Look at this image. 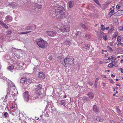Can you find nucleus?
Wrapping results in <instances>:
<instances>
[{
	"instance_id": "28",
	"label": "nucleus",
	"mask_w": 123,
	"mask_h": 123,
	"mask_svg": "<svg viewBox=\"0 0 123 123\" xmlns=\"http://www.w3.org/2000/svg\"><path fill=\"white\" fill-rule=\"evenodd\" d=\"M84 48L85 49H90V47L89 45L88 44H87L85 45H84Z\"/></svg>"
},
{
	"instance_id": "42",
	"label": "nucleus",
	"mask_w": 123,
	"mask_h": 123,
	"mask_svg": "<svg viewBox=\"0 0 123 123\" xmlns=\"http://www.w3.org/2000/svg\"><path fill=\"white\" fill-rule=\"evenodd\" d=\"M113 15L114 14L111 13H110V12H109L108 14V17H110L111 16Z\"/></svg>"
},
{
	"instance_id": "54",
	"label": "nucleus",
	"mask_w": 123,
	"mask_h": 123,
	"mask_svg": "<svg viewBox=\"0 0 123 123\" xmlns=\"http://www.w3.org/2000/svg\"><path fill=\"white\" fill-rule=\"evenodd\" d=\"M99 79V78H96V80H95V82H97L98 80Z\"/></svg>"
},
{
	"instance_id": "58",
	"label": "nucleus",
	"mask_w": 123,
	"mask_h": 123,
	"mask_svg": "<svg viewBox=\"0 0 123 123\" xmlns=\"http://www.w3.org/2000/svg\"><path fill=\"white\" fill-rule=\"evenodd\" d=\"M102 77L104 78H106V76L105 75H102Z\"/></svg>"
},
{
	"instance_id": "4",
	"label": "nucleus",
	"mask_w": 123,
	"mask_h": 123,
	"mask_svg": "<svg viewBox=\"0 0 123 123\" xmlns=\"http://www.w3.org/2000/svg\"><path fill=\"white\" fill-rule=\"evenodd\" d=\"M8 84V88L7 90L14 91V92H15V93L13 94L14 96H17L18 95V92L17 89H16L15 86L13 82L11 80H9Z\"/></svg>"
},
{
	"instance_id": "46",
	"label": "nucleus",
	"mask_w": 123,
	"mask_h": 123,
	"mask_svg": "<svg viewBox=\"0 0 123 123\" xmlns=\"http://www.w3.org/2000/svg\"><path fill=\"white\" fill-rule=\"evenodd\" d=\"M120 6L119 5H117L116 6V8L117 9H120Z\"/></svg>"
},
{
	"instance_id": "50",
	"label": "nucleus",
	"mask_w": 123,
	"mask_h": 123,
	"mask_svg": "<svg viewBox=\"0 0 123 123\" xmlns=\"http://www.w3.org/2000/svg\"><path fill=\"white\" fill-rule=\"evenodd\" d=\"M117 33H115L113 34V36H114V37H116L117 36Z\"/></svg>"
},
{
	"instance_id": "2",
	"label": "nucleus",
	"mask_w": 123,
	"mask_h": 123,
	"mask_svg": "<svg viewBox=\"0 0 123 123\" xmlns=\"http://www.w3.org/2000/svg\"><path fill=\"white\" fill-rule=\"evenodd\" d=\"M35 42L39 47L42 48H46L48 46V44L46 41L42 38L37 39Z\"/></svg>"
},
{
	"instance_id": "43",
	"label": "nucleus",
	"mask_w": 123,
	"mask_h": 123,
	"mask_svg": "<svg viewBox=\"0 0 123 123\" xmlns=\"http://www.w3.org/2000/svg\"><path fill=\"white\" fill-rule=\"evenodd\" d=\"M118 29L121 31L123 30V26L122 27H118Z\"/></svg>"
},
{
	"instance_id": "53",
	"label": "nucleus",
	"mask_w": 123,
	"mask_h": 123,
	"mask_svg": "<svg viewBox=\"0 0 123 123\" xmlns=\"http://www.w3.org/2000/svg\"><path fill=\"white\" fill-rule=\"evenodd\" d=\"M97 82H95L94 83V86L95 88H96L97 87Z\"/></svg>"
},
{
	"instance_id": "3",
	"label": "nucleus",
	"mask_w": 123,
	"mask_h": 123,
	"mask_svg": "<svg viewBox=\"0 0 123 123\" xmlns=\"http://www.w3.org/2000/svg\"><path fill=\"white\" fill-rule=\"evenodd\" d=\"M63 61L64 62H62V64L64 66L66 64H69L71 65L74 63L73 58L69 55L66 57L65 59H63ZM61 62L62 63L61 60Z\"/></svg>"
},
{
	"instance_id": "57",
	"label": "nucleus",
	"mask_w": 123,
	"mask_h": 123,
	"mask_svg": "<svg viewBox=\"0 0 123 123\" xmlns=\"http://www.w3.org/2000/svg\"><path fill=\"white\" fill-rule=\"evenodd\" d=\"M108 47L110 50H112V49L111 48V47H109V46H108L107 47V48H108Z\"/></svg>"
},
{
	"instance_id": "27",
	"label": "nucleus",
	"mask_w": 123,
	"mask_h": 123,
	"mask_svg": "<svg viewBox=\"0 0 123 123\" xmlns=\"http://www.w3.org/2000/svg\"><path fill=\"white\" fill-rule=\"evenodd\" d=\"M108 66L109 68H112L113 66H115V67H117V66H116L114 65V64H113L112 63H109L108 65Z\"/></svg>"
},
{
	"instance_id": "13",
	"label": "nucleus",
	"mask_w": 123,
	"mask_h": 123,
	"mask_svg": "<svg viewBox=\"0 0 123 123\" xmlns=\"http://www.w3.org/2000/svg\"><path fill=\"white\" fill-rule=\"evenodd\" d=\"M38 77L40 78L43 79L45 78V75L43 72H40L39 74Z\"/></svg>"
},
{
	"instance_id": "48",
	"label": "nucleus",
	"mask_w": 123,
	"mask_h": 123,
	"mask_svg": "<svg viewBox=\"0 0 123 123\" xmlns=\"http://www.w3.org/2000/svg\"><path fill=\"white\" fill-rule=\"evenodd\" d=\"M88 84L92 86L93 85V83L92 82H88Z\"/></svg>"
},
{
	"instance_id": "47",
	"label": "nucleus",
	"mask_w": 123,
	"mask_h": 123,
	"mask_svg": "<svg viewBox=\"0 0 123 123\" xmlns=\"http://www.w3.org/2000/svg\"><path fill=\"white\" fill-rule=\"evenodd\" d=\"M116 58L115 59V57H114L113 56H111V59L112 60H115L116 59Z\"/></svg>"
},
{
	"instance_id": "20",
	"label": "nucleus",
	"mask_w": 123,
	"mask_h": 123,
	"mask_svg": "<svg viewBox=\"0 0 123 123\" xmlns=\"http://www.w3.org/2000/svg\"><path fill=\"white\" fill-rule=\"evenodd\" d=\"M64 44L66 46H69L71 44V42L69 40L65 41L64 42Z\"/></svg>"
},
{
	"instance_id": "24",
	"label": "nucleus",
	"mask_w": 123,
	"mask_h": 123,
	"mask_svg": "<svg viewBox=\"0 0 123 123\" xmlns=\"http://www.w3.org/2000/svg\"><path fill=\"white\" fill-rule=\"evenodd\" d=\"M79 34V32H77L76 33L75 35L74 36V38H78L80 36Z\"/></svg>"
},
{
	"instance_id": "32",
	"label": "nucleus",
	"mask_w": 123,
	"mask_h": 123,
	"mask_svg": "<svg viewBox=\"0 0 123 123\" xmlns=\"http://www.w3.org/2000/svg\"><path fill=\"white\" fill-rule=\"evenodd\" d=\"M31 26H32L31 27V30H33L35 29L36 28V26L34 25H31Z\"/></svg>"
},
{
	"instance_id": "63",
	"label": "nucleus",
	"mask_w": 123,
	"mask_h": 123,
	"mask_svg": "<svg viewBox=\"0 0 123 123\" xmlns=\"http://www.w3.org/2000/svg\"><path fill=\"white\" fill-rule=\"evenodd\" d=\"M113 64H114V65H116V66H117V65L116 64V63H115V62H115V61H114V62H113Z\"/></svg>"
},
{
	"instance_id": "37",
	"label": "nucleus",
	"mask_w": 123,
	"mask_h": 123,
	"mask_svg": "<svg viewBox=\"0 0 123 123\" xmlns=\"http://www.w3.org/2000/svg\"><path fill=\"white\" fill-rule=\"evenodd\" d=\"M12 32L10 31H7L6 33V35H10L12 33Z\"/></svg>"
},
{
	"instance_id": "35",
	"label": "nucleus",
	"mask_w": 123,
	"mask_h": 123,
	"mask_svg": "<svg viewBox=\"0 0 123 123\" xmlns=\"http://www.w3.org/2000/svg\"><path fill=\"white\" fill-rule=\"evenodd\" d=\"M2 26H3L4 28H6L7 29L8 28L7 25L6 24H5L4 23Z\"/></svg>"
},
{
	"instance_id": "44",
	"label": "nucleus",
	"mask_w": 123,
	"mask_h": 123,
	"mask_svg": "<svg viewBox=\"0 0 123 123\" xmlns=\"http://www.w3.org/2000/svg\"><path fill=\"white\" fill-rule=\"evenodd\" d=\"M109 80L110 82L112 83L113 84L114 83L113 80L112 79H110Z\"/></svg>"
},
{
	"instance_id": "31",
	"label": "nucleus",
	"mask_w": 123,
	"mask_h": 123,
	"mask_svg": "<svg viewBox=\"0 0 123 123\" xmlns=\"http://www.w3.org/2000/svg\"><path fill=\"white\" fill-rule=\"evenodd\" d=\"M8 6L10 7L13 8L15 7V5L13 3H10L9 4Z\"/></svg>"
},
{
	"instance_id": "11",
	"label": "nucleus",
	"mask_w": 123,
	"mask_h": 123,
	"mask_svg": "<svg viewBox=\"0 0 123 123\" xmlns=\"http://www.w3.org/2000/svg\"><path fill=\"white\" fill-rule=\"evenodd\" d=\"M57 103L58 105L61 104L63 106H64L66 105L65 101L64 100H58Z\"/></svg>"
},
{
	"instance_id": "36",
	"label": "nucleus",
	"mask_w": 123,
	"mask_h": 123,
	"mask_svg": "<svg viewBox=\"0 0 123 123\" xmlns=\"http://www.w3.org/2000/svg\"><path fill=\"white\" fill-rule=\"evenodd\" d=\"M121 40V38L120 36H118L117 38V40L118 42H120Z\"/></svg>"
},
{
	"instance_id": "26",
	"label": "nucleus",
	"mask_w": 123,
	"mask_h": 123,
	"mask_svg": "<svg viewBox=\"0 0 123 123\" xmlns=\"http://www.w3.org/2000/svg\"><path fill=\"white\" fill-rule=\"evenodd\" d=\"M80 25L81 27H82L83 28L86 30L87 29V28L86 26L83 24L82 23L80 24Z\"/></svg>"
},
{
	"instance_id": "9",
	"label": "nucleus",
	"mask_w": 123,
	"mask_h": 123,
	"mask_svg": "<svg viewBox=\"0 0 123 123\" xmlns=\"http://www.w3.org/2000/svg\"><path fill=\"white\" fill-rule=\"evenodd\" d=\"M37 91L36 93L37 95H42V96H44L46 94V91H43V89H41V90H37Z\"/></svg>"
},
{
	"instance_id": "34",
	"label": "nucleus",
	"mask_w": 123,
	"mask_h": 123,
	"mask_svg": "<svg viewBox=\"0 0 123 123\" xmlns=\"http://www.w3.org/2000/svg\"><path fill=\"white\" fill-rule=\"evenodd\" d=\"M31 31H28L23 32H21L20 33V34H26L29 33L30 32H31Z\"/></svg>"
},
{
	"instance_id": "8",
	"label": "nucleus",
	"mask_w": 123,
	"mask_h": 123,
	"mask_svg": "<svg viewBox=\"0 0 123 123\" xmlns=\"http://www.w3.org/2000/svg\"><path fill=\"white\" fill-rule=\"evenodd\" d=\"M46 33L47 35L51 37L55 36L56 34L55 31H47L46 32Z\"/></svg>"
},
{
	"instance_id": "10",
	"label": "nucleus",
	"mask_w": 123,
	"mask_h": 123,
	"mask_svg": "<svg viewBox=\"0 0 123 123\" xmlns=\"http://www.w3.org/2000/svg\"><path fill=\"white\" fill-rule=\"evenodd\" d=\"M5 21L8 22H11L12 20V17L10 15H7L5 17Z\"/></svg>"
},
{
	"instance_id": "56",
	"label": "nucleus",
	"mask_w": 123,
	"mask_h": 123,
	"mask_svg": "<svg viewBox=\"0 0 123 123\" xmlns=\"http://www.w3.org/2000/svg\"><path fill=\"white\" fill-rule=\"evenodd\" d=\"M4 14V13L2 12H1L0 13V15H3Z\"/></svg>"
},
{
	"instance_id": "6",
	"label": "nucleus",
	"mask_w": 123,
	"mask_h": 123,
	"mask_svg": "<svg viewBox=\"0 0 123 123\" xmlns=\"http://www.w3.org/2000/svg\"><path fill=\"white\" fill-rule=\"evenodd\" d=\"M70 30V28L68 26H61L60 28V30L62 32H68Z\"/></svg>"
},
{
	"instance_id": "62",
	"label": "nucleus",
	"mask_w": 123,
	"mask_h": 123,
	"mask_svg": "<svg viewBox=\"0 0 123 123\" xmlns=\"http://www.w3.org/2000/svg\"><path fill=\"white\" fill-rule=\"evenodd\" d=\"M102 38V36L101 35L99 36V39H101Z\"/></svg>"
},
{
	"instance_id": "61",
	"label": "nucleus",
	"mask_w": 123,
	"mask_h": 123,
	"mask_svg": "<svg viewBox=\"0 0 123 123\" xmlns=\"http://www.w3.org/2000/svg\"><path fill=\"white\" fill-rule=\"evenodd\" d=\"M111 123H115V122L113 120H111Z\"/></svg>"
},
{
	"instance_id": "22",
	"label": "nucleus",
	"mask_w": 123,
	"mask_h": 123,
	"mask_svg": "<svg viewBox=\"0 0 123 123\" xmlns=\"http://www.w3.org/2000/svg\"><path fill=\"white\" fill-rule=\"evenodd\" d=\"M7 69L10 71L12 72V70L14 69V67L12 65H11L8 67Z\"/></svg>"
},
{
	"instance_id": "5",
	"label": "nucleus",
	"mask_w": 123,
	"mask_h": 123,
	"mask_svg": "<svg viewBox=\"0 0 123 123\" xmlns=\"http://www.w3.org/2000/svg\"><path fill=\"white\" fill-rule=\"evenodd\" d=\"M14 92V91L13 90H7L6 94L4 100L7 101L9 99L11 98L13 96H14L13 94L15 93V92Z\"/></svg>"
},
{
	"instance_id": "30",
	"label": "nucleus",
	"mask_w": 123,
	"mask_h": 123,
	"mask_svg": "<svg viewBox=\"0 0 123 123\" xmlns=\"http://www.w3.org/2000/svg\"><path fill=\"white\" fill-rule=\"evenodd\" d=\"M19 113V111H18V110L17 111V112H15V111H14L13 112H12L11 113L12 115L14 116L16 115V114H18Z\"/></svg>"
},
{
	"instance_id": "12",
	"label": "nucleus",
	"mask_w": 123,
	"mask_h": 123,
	"mask_svg": "<svg viewBox=\"0 0 123 123\" xmlns=\"http://www.w3.org/2000/svg\"><path fill=\"white\" fill-rule=\"evenodd\" d=\"M123 14V10H119L115 13V15L117 16H120Z\"/></svg>"
},
{
	"instance_id": "29",
	"label": "nucleus",
	"mask_w": 123,
	"mask_h": 123,
	"mask_svg": "<svg viewBox=\"0 0 123 123\" xmlns=\"http://www.w3.org/2000/svg\"><path fill=\"white\" fill-rule=\"evenodd\" d=\"M32 26H31V25H30L28 26H27L25 27V30H31V27Z\"/></svg>"
},
{
	"instance_id": "18",
	"label": "nucleus",
	"mask_w": 123,
	"mask_h": 123,
	"mask_svg": "<svg viewBox=\"0 0 123 123\" xmlns=\"http://www.w3.org/2000/svg\"><path fill=\"white\" fill-rule=\"evenodd\" d=\"M42 88V85L41 84H39L36 86V87L35 88V90L36 91H37V90H40V89H41Z\"/></svg>"
},
{
	"instance_id": "39",
	"label": "nucleus",
	"mask_w": 123,
	"mask_h": 123,
	"mask_svg": "<svg viewBox=\"0 0 123 123\" xmlns=\"http://www.w3.org/2000/svg\"><path fill=\"white\" fill-rule=\"evenodd\" d=\"M85 37L87 39H90V37L89 35H86Z\"/></svg>"
},
{
	"instance_id": "1",
	"label": "nucleus",
	"mask_w": 123,
	"mask_h": 123,
	"mask_svg": "<svg viewBox=\"0 0 123 123\" xmlns=\"http://www.w3.org/2000/svg\"><path fill=\"white\" fill-rule=\"evenodd\" d=\"M51 5L55 7V11H53L52 13L54 17L57 19H62L65 17L64 13V9L63 7L56 3L54 5Z\"/></svg>"
},
{
	"instance_id": "64",
	"label": "nucleus",
	"mask_w": 123,
	"mask_h": 123,
	"mask_svg": "<svg viewBox=\"0 0 123 123\" xmlns=\"http://www.w3.org/2000/svg\"><path fill=\"white\" fill-rule=\"evenodd\" d=\"M111 77H115V75H114L113 74H111Z\"/></svg>"
},
{
	"instance_id": "17",
	"label": "nucleus",
	"mask_w": 123,
	"mask_h": 123,
	"mask_svg": "<svg viewBox=\"0 0 123 123\" xmlns=\"http://www.w3.org/2000/svg\"><path fill=\"white\" fill-rule=\"evenodd\" d=\"M68 5L69 7L70 8H71L73 6L74 2L73 1H69L68 2Z\"/></svg>"
},
{
	"instance_id": "19",
	"label": "nucleus",
	"mask_w": 123,
	"mask_h": 123,
	"mask_svg": "<svg viewBox=\"0 0 123 123\" xmlns=\"http://www.w3.org/2000/svg\"><path fill=\"white\" fill-rule=\"evenodd\" d=\"M36 79L35 78L30 79L28 80V82L30 83H33L36 81Z\"/></svg>"
},
{
	"instance_id": "45",
	"label": "nucleus",
	"mask_w": 123,
	"mask_h": 123,
	"mask_svg": "<svg viewBox=\"0 0 123 123\" xmlns=\"http://www.w3.org/2000/svg\"><path fill=\"white\" fill-rule=\"evenodd\" d=\"M117 113H119L120 112V109L118 108H117Z\"/></svg>"
},
{
	"instance_id": "23",
	"label": "nucleus",
	"mask_w": 123,
	"mask_h": 123,
	"mask_svg": "<svg viewBox=\"0 0 123 123\" xmlns=\"http://www.w3.org/2000/svg\"><path fill=\"white\" fill-rule=\"evenodd\" d=\"M97 121L99 122H102L104 121V119L102 118H101V117H97L96 119Z\"/></svg>"
},
{
	"instance_id": "55",
	"label": "nucleus",
	"mask_w": 123,
	"mask_h": 123,
	"mask_svg": "<svg viewBox=\"0 0 123 123\" xmlns=\"http://www.w3.org/2000/svg\"><path fill=\"white\" fill-rule=\"evenodd\" d=\"M49 58L51 60H52L53 59V57L51 56H50V57Z\"/></svg>"
},
{
	"instance_id": "14",
	"label": "nucleus",
	"mask_w": 123,
	"mask_h": 123,
	"mask_svg": "<svg viewBox=\"0 0 123 123\" xmlns=\"http://www.w3.org/2000/svg\"><path fill=\"white\" fill-rule=\"evenodd\" d=\"M88 97L90 99H92L94 97L93 94L92 92H89L87 94Z\"/></svg>"
},
{
	"instance_id": "16",
	"label": "nucleus",
	"mask_w": 123,
	"mask_h": 123,
	"mask_svg": "<svg viewBox=\"0 0 123 123\" xmlns=\"http://www.w3.org/2000/svg\"><path fill=\"white\" fill-rule=\"evenodd\" d=\"M27 80V78L26 77H24L22 78L20 80V81L21 83H25Z\"/></svg>"
},
{
	"instance_id": "60",
	"label": "nucleus",
	"mask_w": 123,
	"mask_h": 123,
	"mask_svg": "<svg viewBox=\"0 0 123 123\" xmlns=\"http://www.w3.org/2000/svg\"><path fill=\"white\" fill-rule=\"evenodd\" d=\"M109 28V27H106L105 28V30H108Z\"/></svg>"
},
{
	"instance_id": "15",
	"label": "nucleus",
	"mask_w": 123,
	"mask_h": 123,
	"mask_svg": "<svg viewBox=\"0 0 123 123\" xmlns=\"http://www.w3.org/2000/svg\"><path fill=\"white\" fill-rule=\"evenodd\" d=\"M93 110L95 113H98L99 111L98 108L95 105H94L93 106Z\"/></svg>"
},
{
	"instance_id": "33",
	"label": "nucleus",
	"mask_w": 123,
	"mask_h": 123,
	"mask_svg": "<svg viewBox=\"0 0 123 123\" xmlns=\"http://www.w3.org/2000/svg\"><path fill=\"white\" fill-rule=\"evenodd\" d=\"M101 29L102 31H104L105 30V27L104 25H101Z\"/></svg>"
},
{
	"instance_id": "51",
	"label": "nucleus",
	"mask_w": 123,
	"mask_h": 123,
	"mask_svg": "<svg viewBox=\"0 0 123 123\" xmlns=\"http://www.w3.org/2000/svg\"><path fill=\"white\" fill-rule=\"evenodd\" d=\"M37 66H35L34 67V68H33V70L34 71H36L37 70Z\"/></svg>"
},
{
	"instance_id": "49",
	"label": "nucleus",
	"mask_w": 123,
	"mask_h": 123,
	"mask_svg": "<svg viewBox=\"0 0 123 123\" xmlns=\"http://www.w3.org/2000/svg\"><path fill=\"white\" fill-rule=\"evenodd\" d=\"M114 11L113 10H111L110 12V13H111L112 14H115V13H114Z\"/></svg>"
},
{
	"instance_id": "52",
	"label": "nucleus",
	"mask_w": 123,
	"mask_h": 123,
	"mask_svg": "<svg viewBox=\"0 0 123 123\" xmlns=\"http://www.w3.org/2000/svg\"><path fill=\"white\" fill-rule=\"evenodd\" d=\"M4 23V22L3 21H0V25H2V26L3 24Z\"/></svg>"
},
{
	"instance_id": "7",
	"label": "nucleus",
	"mask_w": 123,
	"mask_h": 123,
	"mask_svg": "<svg viewBox=\"0 0 123 123\" xmlns=\"http://www.w3.org/2000/svg\"><path fill=\"white\" fill-rule=\"evenodd\" d=\"M30 94L27 91L25 92L23 94V96L25 100L26 101H27L29 99V97Z\"/></svg>"
},
{
	"instance_id": "59",
	"label": "nucleus",
	"mask_w": 123,
	"mask_h": 123,
	"mask_svg": "<svg viewBox=\"0 0 123 123\" xmlns=\"http://www.w3.org/2000/svg\"><path fill=\"white\" fill-rule=\"evenodd\" d=\"M120 71L122 73H123V69L122 68H120Z\"/></svg>"
},
{
	"instance_id": "38",
	"label": "nucleus",
	"mask_w": 123,
	"mask_h": 123,
	"mask_svg": "<svg viewBox=\"0 0 123 123\" xmlns=\"http://www.w3.org/2000/svg\"><path fill=\"white\" fill-rule=\"evenodd\" d=\"M94 1L99 6H100L101 5L99 3V1L98 0H94Z\"/></svg>"
},
{
	"instance_id": "41",
	"label": "nucleus",
	"mask_w": 123,
	"mask_h": 123,
	"mask_svg": "<svg viewBox=\"0 0 123 123\" xmlns=\"http://www.w3.org/2000/svg\"><path fill=\"white\" fill-rule=\"evenodd\" d=\"M119 45H120V46L123 47V43L121 42L119 43H118V44L117 45L119 46Z\"/></svg>"
},
{
	"instance_id": "40",
	"label": "nucleus",
	"mask_w": 123,
	"mask_h": 123,
	"mask_svg": "<svg viewBox=\"0 0 123 123\" xmlns=\"http://www.w3.org/2000/svg\"><path fill=\"white\" fill-rule=\"evenodd\" d=\"M103 39H104L105 40H107V35H105L103 37Z\"/></svg>"
},
{
	"instance_id": "21",
	"label": "nucleus",
	"mask_w": 123,
	"mask_h": 123,
	"mask_svg": "<svg viewBox=\"0 0 123 123\" xmlns=\"http://www.w3.org/2000/svg\"><path fill=\"white\" fill-rule=\"evenodd\" d=\"M3 113V116L4 117L6 118H8V117L9 115L8 113L6 112H4Z\"/></svg>"
},
{
	"instance_id": "25",
	"label": "nucleus",
	"mask_w": 123,
	"mask_h": 123,
	"mask_svg": "<svg viewBox=\"0 0 123 123\" xmlns=\"http://www.w3.org/2000/svg\"><path fill=\"white\" fill-rule=\"evenodd\" d=\"M82 100L84 101H85L86 102V101H89L90 100L88 99L85 96H84L82 98Z\"/></svg>"
}]
</instances>
